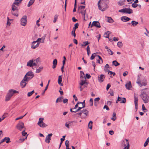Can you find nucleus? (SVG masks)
Returning <instances> with one entry per match:
<instances>
[{
    "mask_svg": "<svg viewBox=\"0 0 149 149\" xmlns=\"http://www.w3.org/2000/svg\"><path fill=\"white\" fill-rule=\"evenodd\" d=\"M5 141H6V142L7 143H9V142H10V139L9 137H5Z\"/></svg>",
    "mask_w": 149,
    "mask_h": 149,
    "instance_id": "nucleus-44",
    "label": "nucleus"
},
{
    "mask_svg": "<svg viewBox=\"0 0 149 149\" xmlns=\"http://www.w3.org/2000/svg\"><path fill=\"white\" fill-rule=\"evenodd\" d=\"M136 83L140 87H141L143 86H145L146 85L147 82L146 79H143L142 82L140 81L139 79H138L136 81Z\"/></svg>",
    "mask_w": 149,
    "mask_h": 149,
    "instance_id": "nucleus-6",
    "label": "nucleus"
},
{
    "mask_svg": "<svg viewBox=\"0 0 149 149\" xmlns=\"http://www.w3.org/2000/svg\"><path fill=\"white\" fill-rule=\"evenodd\" d=\"M149 142V137H148V138H147L145 142L144 143V145H143L144 146V147H146V146L148 144Z\"/></svg>",
    "mask_w": 149,
    "mask_h": 149,
    "instance_id": "nucleus-39",
    "label": "nucleus"
},
{
    "mask_svg": "<svg viewBox=\"0 0 149 149\" xmlns=\"http://www.w3.org/2000/svg\"><path fill=\"white\" fill-rule=\"evenodd\" d=\"M85 6H80L78 7L79 9H84Z\"/></svg>",
    "mask_w": 149,
    "mask_h": 149,
    "instance_id": "nucleus-58",
    "label": "nucleus"
},
{
    "mask_svg": "<svg viewBox=\"0 0 149 149\" xmlns=\"http://www.w3.org/2000/svg\"><path fill=\"white\" fill-rule=\"evenodd\" d=\"M116 114L115 113L113 112V116L111 118V119L113 121H114L116 120Z\"/></svg>",
    "mask_w": 149,
    "mask_h": 149,
    "instance_id": "nucleus-35",
    "label": "nucleus"
},
{
    "mask_svg": "<svg viewBox=\"0 0 149 149\" xmlns=\"http://www.w3.org/2000/svg\"><path fill=\"white\" fill-rule=\"evenodd\" d=\"M86 49H87V54H88V56H89V54L90 53V47H89V46H87V47L86 48Z\"/></svg>",
    "mask_w": 149,
    "mask_h": 149,
    "instance_id": "nucleus-42",
    "label": "nucleus"
},
{
    "mask_svg": "<svg viewBox=\"0 0 149 149\" xmlns=\"http://www.w3.org/2000/svg\"><path fill=\"white\" fill-rule=\"evenodd\" d=\"M93 122L92 121H89L88 124V127L91 129H92V128Z\"/></svg>",
    "mask_w": 149,
    "mask_h": 149,
    "instance_id": "nucleus-37",
    "label": "nucleus"
},
{
    "mask_svg": "<svg viewBox=\"0 0 149 149\" xmlns=\"http://www.w3.org/2000/svg\"><path fill=\"white\" fill-rule=\"evenodd\" d=\"M25 75L27 76H30L33 77L34 76V74L31 71H29Z\"/></svg>",
    "mask_w": 149,
    "mask_h": 149,
    "instance_id": "nucleus-24",
    "label": "nucleus"
},
{
    "mask_svg": "<svg viewBox=\"0 0 149 149\" xmlns=\"http://www.w3.org/2000/svg\"><path fill=\"white\" fill-rule=\"evenodd\" d=\"M147 89L146 88L142 89L141 91V93L140 95L145 103H147L149 101V97L145 91V90Z\"/></svg>",
    "mask_w": 149,
    "mask_h": 149,
    "instance_id": "nucleus-2",
    "label": "nucleus"
},
{
    "mask_svg": "<svg viewBox=\"0 0 149 149\" xmlns=\"http://www.w3.org/2000/svg\"><path fill=\"white\" fill-rule=\"evenodd\" d=\"M57 61L56 59H54L53 62V66H52V68L53 69L55 68L56 66V65L57 64Z\"/></svg>",
    "mask_w": 149,
    "mask_h": 149,
    "instance_id": "nucleus-26",
    "label": "nucleus"
},
{
    "mask_svg": "<svg viewBox=\"0 0 149 149\" xmlns=\"http://www.w3.org/2000/svg\"><path fill=\"white\" fill-rule=\"evenodd\" d=\"M100 100V98L99 97H97V98H95L94 99V102H97L99 101Z\"/></svg>",
    "mask_w": 149,
    "mask_h": 149,
    "instance_id": "nucleus-62",
    "label": "nucleus"
},
{
    "mask_svg": "<svg viewBox=\"0 0 149 149\" xmlns=\"http://www.w3.org/2000/svg\"><path fill=\"white\" fill-rule=\"evenodd\" d=\"M75 31L72 30V35L74 36V37L75 38L76 36V34L75 33Z\"/></svg>",
    "mask_w": 149,
    "mask_h": 149,
    "instance_id": "nucleus-61",
    "label": "nucleus"
},
{
    "mask_svg": "<svg viewBox=\"0 0 149 149\" xmlns=\"http://www.w3.org/2000/svg\"><path fill=\"white\" fill-rule=\"evenodd\" d=\"M146 29V32H147V33H145V34H146V35L148 36H149V31H148L147 29Z\"/></svg>",
    "mask_w": 149,
    "mask_h": 149,
    "instance_id": "nucleus-63",
    "label": "nucleus"
},
{
    "mask_svg": "<svg viewBox=\"0 0 149 149\" xmlns=\"http://www.w3.org/2000/svg\"><path fill=\"white\" fill-rule=\"evenodd\" d=\"M112 63L113 65H114L116 66H117L120 65V63L116 61H113L112 62Z\"/></svg>",
    "mask_w": 149,
    "mask_h": 149,
    "instance_id": "nucleus-36",
    "label": "nucleus"
},
{
    "mask_svg": "<svg viewBox=\"0 0 149 149\" xmlns=\"http://www.w3.org/2000/svg\"><path fill=\"white\" fill-rule=\"evenodd\" d=\"M43 68V67H39L38 69H37L36 70V73H40V72H41L42 71V70Z\"/></svg>",
    "mask_w": 149,
    "mask_h": 149,
    "instance_id": "nucleus-33",
    "label": "nucleus"
},
{
    "mask_svg": "<svg viewBox=\"0 0 149 149\" xmlns=\"http://www.w3.org/2000/svg\"><path fill=\"white\" fill-rule=\"evenodd\" d=\"M90 105L92 106L93 105V99L91 98L89 100Z\"/></svg>",
    "mask_w": 149,
    "mask_h": 149,
    "instance_id": "nucleus-53",
    "label": "nucleus"
},
{
    "mask_svg": "<svg viewBox=\"0 0 149 149\" xmlns=\"http://www.w3.org/2000/svg\"><path fill=\"white\" fill-rule=\"evenodd\" d=\"M107 51L109 54L111 55H112L113 54V52L109 49H107Z\"/></svg>",
    "mask_w": 149,
    "mask_h": 149,
    "instance_id": "nucleus-50",
    "label": "nucleus"
},
{
    "mask_svg": "<svg viewBox=\"0 0 149 149\" xmlns=\"http://www.w3.org/2000/svg\"><path fill=\"white\" fill-rule=\"evenodd\" d=\"M118 40V38L114 37L113 38V40L114 41H117Z\"/></svg>",
    "mask_w": 149,
    "mask_h": 149,
    "instance_id": "nucleus-64",
    "label": "nucleus"
},
{
    "mask_svg": "<svg viewBox=\"0 0 149 149\" xmlns=\"http://www.w3.org/2000/svg\"><path fill=\"white\" fill-rule=\"evenodd\" d=\"M80 78L81 80H86V79L85 77H84V74L83 72L82 71H80Z\"/></svg>",
    "mask_w": 149,
    "mask_h": 149,
    "instance_id": "nucleus-23",
    "label": "nucleus"
},
{
    "mask_svg": "<svg viewBox=\"0 0 149 149\" xmlns=\"http://www.w3.org/2000/svg\"><path fill=\"white\" fill-rule=\"evenodd\" d=\"M53 134L52 133L49 134L46 136V139L45 140V142L47 143H49L50 142V140L51 137L52 136Z\"/></svg>",
    "mask_w": 149,
    "mask_h": 149,
    "instance_id": "nucleus-14",
    "label": "nucleus"
},
{
    "mask_svg": "<svg viewBox=\"0 0 149 149\" xmlns=\"http://www.w3.org/2000/svg\"><path fill=\"white\" fill-rule=\"evenodd\" d=\"M132 7L135 8L138 6V4L136 3H133L132 4Z\"/></svg>",
    "mask_w": 149,
    "mask_h": 149,
    "instance_id": "nucleus-54",
    "label": "nucleus"
},
{
    "mask_svg": "<svg viewBox=\"0 0 149 149\" xmlns=\"http://www.w3.org/2000/svg\"><path fill=\"white\" fill-rule=\"evenodd\" d=\"M33 78V77H28V76H26V75H25L24 77V79L28 82V81L31 79Z\"/></svg>",
    "mask_w": 149,
    "mask_h": 149,
    "instance_id": "nucleus-28",
    "label": "nucleus"
},
{
    "mask_svg": "<svg viewBox=\"0 0 149 149\" xmlns=\"http://www.w3.org/2000/svg\"><path fill=\"white\" fill-rule=\"evenodd\" d=\"M139 23L138 22H136L135 21H132L131 22V24L134 27L136 26Z\"/></svg>",
    "mask_w": 149,
    "mask_h": 149,
    "instance_id": "nucleus-31",
    "label": "nucleus"
},
{
    "mask_svg": "<svg viewBox=\"0 0 149 149\" xmlns=\"http://www.w3.org/2000/svg\"><path fill=\"white\" fill-rule=\"evenodd\" d=\"M123 45L122 43L121 42H118L117 43V45L119 48L121 47Z\"/></svg>",
    "mask_w": 149,
    "mask_h": 149,
    "instance_id": "nucleus-45",
    "label": "nucleus"
},
{
    "mask_svg": "<svg viewBox=\"0 0 149 149\" xmlns=\"http://www.w3.org/2000/svg\"><path fill=\"white\" fill-rule=\"evenodd\" d=\"M86 77L87 79H89L91 77V76L89 74L87 73L86 74Z\"/></svg>",
    "mask_w": 149,
    "mask_h": 149,
    "instance_id": "nucleus-60",
    "label": "nucleus"
},
{
    "mask_svg": "<svg viewBox=\"0 0 149 149\" xmlns=\"http://www.w3.org/2000/svg\"><path fill=\"white\" fill-rule=\"evenodd\" d=\"M86 10H84V11H80V13L82 15L84 16V20H85V16L86 13Z\"/></svg>",
    "mask_w": 149,
    "mask_h": 149,
    "instance_id": "nucleus-43",
    "label": "nucleus"
},
{
    "mask_svg": "<svg viewBox=\"0 0 149 149\" xmlns=\"http://www.w3.org/2000/svg\"><path fill=\"white\" fill-rule=\"evenodd\" d=\"M18 93L19 92L18 91L14 89H11L9 90L6 96L5 101H7L9 100L14 94Z\"/></svg>",
    "mask_w": 149,
    "mask_h": 149,
    "instance_id": "nucleus-3",
    "label": "nucleus"
},
{
    "mask_svg": "<svg viewBox=\"0 0 149 149\" xmlns=\"http://www.w3.org/2000/svg\"><path fill=\"white\" fill-rule=\"evenodd\" d=\"M79 24L78 23H77L74 25V26L73 27V30H76V29L78 28Z\"/></svg>",
    "mask_w": 149,
    "mask_h": 149,
    "instance_id": "nucleus-46",
    "label": "nucleus"
},
{
    "mask_svg": "<svg viewBox=\"0 0 149 149\" xmlns=\"http://www.w3.org/2000/svg\"><path fill=\"white\" fill-rule=\"evenodd\" d=\"M27 17L26 15L22 17L20 20V24L23 26H25L27 24Z\"/></svg>",
    "mask_w": 149,
    "mask_h": 149,
    "instance_id": "nucleus-9",
    "label": "nucleus"
},
{
    "mask_svg": "<svg viewBox=\"0 0 149 149\" xmlns=\"http://www.w3.org/2000/svg\"><path fill=\"white\" fill-rule=\"evenodd\" d=\"M69 142L68 141L66 140L65 141V145L66 146V148H69Z\"/></svg>",
    "mask_w": 149,
    "mask_h": 149,
    "instance_id": "nucleus-52",
    "label": "nucleus"
},
{
    "mask_svg": "<svg viewBox=\"0 0 149 149\" xmlns=\"http://www.w3.org/2000/svg\"><path fill=\"white\" fill-rule=\"evenodd\" d=\"M107 22H108L112 23H113L114 22V20H113V19L110 17H107Z\"/></svg>",
    "mask_w": 149,
    "mask_h": 149,
    "instance_id": "nucleus-29",
    "label": "nucleus"
},
{
    "mask_svg": "<svg viewBox=\"0 0 149 149\" xmlns=\"http://www.w3.org/2000/svg\"><path fill=\"white\" fill-rule=\"evenodd\" d=\"M39 45V42H38L37 41H33L31 44V47L33 49H35L38 47Z\"/></svg>",
    "mask_w": 149,
    "mask_h": 149,
    "instance_id": "nucleus-12",
    "label": "nucleus"
},
{
    "mask_svg": "<svg viewBox=\"0 0 149 149\" xmlns=\"http://www.w3.org/2000/svg\"><path fill=\"white\" fill-rule=\"evenodd\" d=\"M48 84H47V86H46V87H45V90H44V91H43V93H42V95H44V93H45V91L46 90H47V89L48 88Z\"/></svg>",
    "mask_w": 149,
    "mask_h": 149,
    "instance_id": "nucleus-56",
    "label": "nucleus"
},
{
    "mask_svg": "<svg viewBox=\"0 0 149 149\" xmlns=\"http://www.w3.org/2000/svg\"><path fill=\"white\" fill-rule=\"evenodd\" d=\"M118 5H120V6H122L123 5V3L122 1H120L118 2Z\"/></svg>",
    "mask_w": 149,
    "mask_h": 149,
    "instance_id": "nucleus-57",
    "label": "nucleus"
},
{
    "mask_svg": "<svg viewBox=\"0 0 149 149\" xmlns=\"http://www.w3.org/2000/svg\"><path fill=\"white\" fill-rule=\"evenodd\" d=\"M34 61L32 60H29L27 63V65L30 67H33V66H36V64L35 62H33Z\"/></svg>",
    "mask_w": 149,
    "mask_h": 149,
    "instance_id": "nucleus-13",
    "label": "nucleus"
},
{
    "mask_svg": "<svg viewBox=\"0 0 149 149\" xmlns=\"http://www.w3.org/2000/svg\"><path fill=\"white\" fill-rule=\"evenodd\" d=\"M71 123V121H68L67 122H66L65 124V126L68 129H69L70 127L69 125Z\"/></svg>",
    "mask_w": 149,
    "mask_h": 149,
    "instance_id": "nucleus-40",
    "label": "nucleus"
},
{
    "mask_svg": "<svg viewBox=\"0 0 149 149\" xmlns=\"http://www.w3.org/2000/svg\"><path fill=\"white\" fill-rule=\"evenodd\" d=\"M125 86L126 88L127 89L130 90L132 87L131 82L130 81H129L125 84Z\"/></svg>",
    "mask_w": 149,
    "mask_h": 149,
    "instance_id": "nucleus-19",
    "label": "nucleus"
},
{
    "mask_svg": "<svg viewBox=\"0 0 149 149\" xmlns=\"http://www.w3.org/2000/svg\"><path fill=\"white\" fill-rule=\"evenodd\" d=\"M109 0H100L97 3L99 10L102 11H105L108 7Z\"/></svg>",
    "mask_w": 149,
    "mask_h": 149,
    "instance_id": "nucleus-1",
    "label": "nucleus"
},
{
    "mask_svg": "<svg viewBox=\"0 0 149 149\" xmlns=\"http://www.w3.org/2000/svg\"><path fill=\"white\" fill-rule=\"evenodd\" d=\"M25 128H24V130L22 132V134L23 136H25L26 134L27 133L25 132Z\"/></svg>",
    "mask_w": 149,
    "mask_h": 149,
    "instance_id": "nucleus-55",
    "label": "nucleus"
},
{
    "mask_svg": "<svg viewBox=\"0 0 149 149\" xmlns=\"http://www.w3.org/2000/svg\"><path fill=\"white\" fill-rule=\"evenodd\" d=\"M27 84V82L23 78L20 83V85L22 88L24 87Z\"/></svg>",
    "mask_w": 149,
    "mask_h": 149,
    "instance_id": "nucleus-18",
    "label": "nucleus"
},
{
    "mask_svg": "<svg viewBox=\"0 0 149 149\" xmlns=\"http://www.w3.org/2000/svg\"><path fill=\"white\" fill-rule=\"evenodd\" d=\"M134 102H138V98L137 96H136L135 95H134Z\"/></svg>",
    "mask_w": 149,
    "mask_h": 149,
    "instance_id": "nucleus-49",
    "label": "nucleus"
},
{
    "mask_svg": "<svg viewBox=\"0 0 149 149\" xmlns=\"http://www.w3.org/2000/svg\"><path fill=\"white\" fill-rule=\"evenodd\" d=\"M122 146L124 147V149H129L130 144L128 141V140L125 139V140L123 141Z\"/></svg>",
    "mask_w": 149,
    "mask_h": 149,
    "instance_id": "nucleus-8",
    "label": "nucleus"
},
{
    "mask_svg": "<svg viewBox=\"0 0 149 149\" xmlns=\"http://www.w3.org/2000/svg\"><path fill=\"white\" fill-rule=\"evenodd\" d=\"M108 74L110 75L113 74V76H114L115 75V73L111 71H108Z\"/></svg>",
    "mask_w": 149,
    "mask_h": 149,
    "instance_id": "nucleus-51",
    "label": "nucleus"
},
{
    "mask_svg": "<svg viewBox=\"0 0 149 149\" xmlns=\"http://www.w3.org/2000/svg\"><path fill=\"white\" fill-rule=\"evenodd\" d=\"M43 118H40L39 119V121L38 122V125L41 127H46L47 125L43 122Z\"/></svg>",
    "mask_w": 149,
    "mask_h": 149,
    "instance_id": "nucleus-7",
    "label": "nucleus"
},
{
    "mask_svg": "<svg viewBox=\"0 0 149 149\" xmlns=\"http://www.w3.org/2000/svg\"><path fill=\"white\" fill-rule=\"evenodd\" d=\"M46 35H45L44 36H43L41 38H38V39L36 41H37L38 42H42V43H43L45 39V38Z\"/></svg>",
    "mask_w": 149,
    "mask_h": 149,
    "instance_id": "nucleus-16",
    "label": "nucleus"
},
{
    "mask_svg": "<svg viewBox=\"0 0 149 149\" xmlns=\"http://www.w3.org/2000/svg\"><path fill=\"white\" fill-rule=\"evenodd\" d=\"M16 128L20 131H21L22 129L24 128V126L23 123L19 122L16 126Z\"/></svg>",
    "mask_w": 149,
    "mask_h": 149,
    "instance_id": "nucleus-10",
    "label": "nucleus"
},
{
    "mask_svg": "<svg viewBox=\"0 0 149 149\" xmlns=\"http://www.w3.org/2000/svg\"><path fill=\"white\" fill-rule=\"evenodd\" d=\"M90 26L91 28H92L93 26H95L98 28L101 27L100 23L98 21H93Z\"/></svg>",
    "mask_w": 149,
    "mask_h": 149,
    "instance_id": "nucleus-11",
    "label": "nucleus"
},
{
    "mask_svg": "<svg viewBox=\"0 0 149 149\" xmlns=\"http://www.w3.org/2000/svg\"><path fill=\"white\" fill-rule=\"evenodd\" d=\"M35 0H30L27 5V6L29 7L31 6L34 3Z\"/></svg>",
    "mask_w": 149,
    "mask_h": 149,
    "instance_id": "nucleus-34",
    "label": "nucleus"
},
{
    "mask_svg": "<svg viewBox=\"0 0 149 149\" xmlns=\"http://www.w3.org/2000/svg\"><path fill=\"white\" fill-rule=\"evenodd\" d=\"M8 116V113H5L0 118V122H1L2 120H4Z\"/></svg>",
    "mask_w": 149,
    "mask_h": 149,
    "instance_id": "nucleus-22",
    "label": "nucleus"
},
{
    "mask_svg": "<svg viewBox=\"0 0 149 149\" xmlns=\"http://www.w3.org/2000/svg\"><path fill=\"white\" fill-rule=\"evenodd\" d=\"M79 84V86H84V87H86V84L87 85L88 84L86 82V80H81Z\"/></svg>",
    "mask_w": 149,
    "mask_h": 149,
    "instance_id": "nucleus-17",
    "label": "nucleus"
},
{
    "mask_svg": "<svg viewBox=\"0 0 149 149\" xmlns=\"http://www.w3.org/2000/svg\"><path fill=\"white\" fill-rule=\"evenodd\" d=\"M120 103H125L126 101V98L124 97L121 98L120 97Z\"/></svg>",
    "mask_w": 149,
    "mask_h": 149,
    "instance_id": "nucleus-30",
    "label": "nucleus"
},
{
    "mask_svg": "<svg viewBox=\"0 0 149 149\" xmlns=\"http://www.w3.org/2000/svg\"><path fill=\"white\" fill-rule=\"evenodd\" d=\"M58 17V15H55L54 16V20H53L54 23H55L56 22V21L57 18Z\"/></svg>",
    "mask_w": 149,
    "mask_h": 149,
    "instance_id": "nucleus-59",
    "label": "nucleus"
},
{
    "mask_svg": "<svg viewBox=\"0 0 149 149\" xmlns=\"http://www.w3.org/2000/svg\"><path fill=\"white\" fill-rule=\"evenodd\" d=\"M34 93V90L28 93L27 94V96L28 97H30Z\"/></svg>",
    "mask_w": 149,
    "mask_h": 149,
    "instance_id": "nucleus-47",
    "label": "nucleus"
},
{
    "mask_svg": "<svg viewBox=\"0 0 149 149\" xmlns=\"http://www.w3.org/2000/svg\"><path fill=\"white\" fill-rule=\"evenodd\" d=\"M62 81V75H60L58 77V83L61 86H63V84L61 83Z\"/></svg>",
    "mask_w": 149,
    "mask_h": 149,
    "instance_id": "nucleus-21",
    "label": "nucleus"
},
{
    "mask_svg": "<svg viewBox=\"0 0 149 149\" xmlns=\"http://www.w3.org/2000/svg\"><path fill=\"white\" fill-rule=\"evenodd\" d=\"M97 55H96V54L95 53H94L92 54L91 56V57L90 59L91 60L93 59L96 56H97Z\"/></svg>",
    "mask_w": 149,
    "mask_h": 149,
    "instance_id": "nucleus-41",
    "label": "nucleus"
},
{
    "mask_svg": "<svg viewBox=\"0 0 149 149\" xmlns=\"http://www.w3.org/2000/svg\"><path fill=\"white\" fill-rule=\"evenodd\" d=\"M121 19L123 22H126L130 19V18H128L127 16H123L121 17Z\"/></svg>",
    "mask_w": 149,
    "mask_h": 149,
    "instance_id": "nucleus-20",
    "label": "nucleus"
},
{
    "mask_svg": "<svg viewBox=\"0 0 149 149\" xmlns=\"http://www.w3.org/2000/svg\"><path fill=\"white\" fill-rule=\"evenodd\" d=\"M118 12L120 13H126L128 14H131L133 13V10L130 8H125L120 10H118Z\"/></svg>",
    "mask_w": 149,
    "mask_h": 149,
    "instance_id": "nucleus-5",
    "label": "nucleus"
},
{
    "mask_svg": "<svg viewBox=\"0 0 149 149\" xmlns=\"http://www.w3.org/2000/svg\"><path fill=\"white\" fill-rule=\"evenodd\" d=\"M105 78V76L104 75L102 74L99 75L98 77V81L100 83H102L103 81Z\"/></svg>",
    "mask_w": 149,
    "mask_h": 149,
    "instance_id": "nucleus-15",
    "label": "nucleus"
},
{
    "mask_svg": "<svg viewBox=\"0 0 149 149\" xmlns=\"http://www.w3.org/2000/svg\"><path fill=\"white\" fill-rule=\"evenodd\" d=\"M82 113H84V117L85 118L87 117L88 116V111L86 109H84L81 111Z\"/></svg>",
    "mask_w": 149,
    "mask_h": 149,
    "instance_id": "nucleus-25",
    "label": "nucleus"
},
{
    "mask_svg": "<svg viewBox=\"0 0 149 149\" xmlns=\"http://www.w3.org/2000/svg\"><path fill=\"white\" fill-rule=\"evenodd\" d=\"M18 1V0H15L14 2L13 3V4L11 6L12 11L11 13L13 15L17 17L18 16V14L14 13V11H17L18 10L17 7L19 6L18 3L17 2V1Z\"/></svg>",
    "mask_w": 149,
    "mask_h": 149,
    "instance_id": "nucleus-4",
    "label": "nucleus"
},
{
    "mask_svg": "<svg viewBox=\"0 0 149 149\" xmlns=\"http://www.w3.org/2000/svg\"><path fill=\"white\" fill-rule=\"evenodd\" d=\"M27 113H26L24 116H21L15 119V120H17L19 119H21L22 118L27 114Z\"/></svg>",
    "mask_w": 149,
    "mask_h": 149,
    "instance_id": "nucleus-48",
    "label": "nucleus"
},
{
    "mask_svg": "<svg viewBox=\"0 0 149 149\" xmlns=\"http://www.w3.org/2000/svg\"><path fill=\"white\" fill-rule=\"evenodd\" d=\"M63 99V97H61L58 98L56 101V103L61 102L62 101V99Z\"/></svg>",
    "mask_w": 149,
    "mask_h": 149,
    "instance_id": "nucleus-38",
    "label": "nucleus"
},
{
    "mask_svg": "<svg viewBox=\"0 0 149 149\" xmlns=\"http://www.w3.org/2000/svg\"><path fill=\"white\" fill-rule=\"evenodd\" d=\"M109 33L110 32L109 31L106 32L104 35V37L107 38H109Z\"/></svg>",
    "mask_w": 149,
    "mask_h": 149,
    "instance_id": "nucleus-32",
    "label": "nucleus"
},
{
    "mask_svg": "<svg viewBox=\"0 0 149 149\" xmlns=\"http://www.w3.org/2000/svg\"><path fill=\"white\" fill-rule=\"evenodd\" d=\"M90 43L88 41H85L83 42V43L81 45V47L82 48H84L88 45Z\"/></svg>",
    "mask_w": 149,
    "mask_h": 149,
    "instance_id": "nucleus-27",
    "label": "nucleus"
}]
</instances>
